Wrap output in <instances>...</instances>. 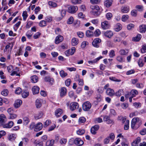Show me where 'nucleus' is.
I'll list each match as a JSON object with an SVG mask.
<instances>
[{
    "label": "nucleus",
    "instance_id": "1",
    "mask_svg": "<svg viewBox=\"0 0 146 146\" xmlns=\"http://www.w3.org/2000/svg\"><path fill=\"white\" fill-rule=\"evenodd\" d=\"M91 103L89 101L84 102L82 105V108L84 111H89L91 107Z\"/></svg>",
    "mask_w": 146,
    "mask_h": 146
},
{
    "label": "nucleus",
    "instance_id": "2",
    "mask_svg": "<svg viewBox=\"0 0 146 146\" xmlns=\"http://www.w3.org/2000/svg\"><path fill=\"white\" fill-rule=\"evenodd\" d=\"M78 10V7L76 6L71 5L68 7V11L69 13H75Z\"/></svg>",
    "mask_w": 146,
    "mask_h": 146
},
{
    "label": "nucleus",
    "instance_id": "3",
    "mask_svg": "<svg viewBox=\"0 0 146 146\" xmlns=\"http://www.w3.org/2000/svg\"><path fill=\"white\" fill-rule=\"evenodd\" d=\"M101 42V40L99 38L95 39L92 42V45L96 48H98L100 46V44Z\"/></svg>",
    "mask_w": 146,
    "mask_h": 146
},
{
    "label": "nucleus",
    "instance_id": "4",
    "mask_svg": "<svg viewBox=\"0 0 146 146\" xmlns=\"http://www.w3.org/2000/svg\"><path fill=\"white\" fill-rule=\"evenodd\" d=\"M78 107L79 104L77 102H73L71 103L70 104V109L72 111H73L78 108Z\"/></svg>",
    "mask_w": 146,
    "mask_h": 146
},
{
    "label": "nucleus",
    "instance_id": "5",
    "mask_svg": "<svg viewBox=\"0 0 146 146\" xmlns=\"http://www.w3.org/2000/svg\"><path fill=\"white\" fill-rule=\"evenodd\" d=\"M100 126L98 125H96L93 127H92L90 129L91 133L94 135H95L96 133V131L99 129Z\"/></svg>",
    "mask_w": 146,
    "mask_h": 146
},
{
    "label": "nucleus",
    "instance_id": "6",
    "mask_svg": "<svg viewBox=\"0 0 146 146\" xmlns=\"http://www.w3.org/2000/svg\"><path fill=\"white\" fill-rule=\"evenodd\" d=\"M74 142L75 144L79 146L82 145L84 143L83 141L79 138H76Z\"/></svg>",
    "mask_w": 146,
    "mask_h": 146
},
{
    "label": "nucleus",
    "instance_id": "7",
    "mask_svg": "<svg viewBox=\"0 0 146 146\" xmlns=\"http://www.w3.org/2000/svg\"><path fill=\"white\" fill-rule=\"evenodd\" d=\"M138 117H134L133 119L131 122V127L133 129H136V124L137 121Z\"/></svg>",
    "mask_w": 146,
    "mask_h": 146
},
{
    "label": "nucleus",
    "instance_id": "8",
    "mask_svg": "<svg viewBox=\"0 0 146 146\" xmlns=\"http://www.w3.org/2000/svg\"><path fill=\"white\" fill-rule=\"evenodd\" d=\"M101 27L102 29L104 30L108 29L109 27L108 22L107 21H104L101 23Z\"/></svg>",
    "mask_w": 146,
    "mask_h": 146
},
{
    "label": "nucleus",
    "instance_id": "9",
    "mask_svg": "<svg viewBox=\"0 0 146 146\" xmlns=\"http://www.w3.org/2000/svg\"><path fill=\"white\" fill-rule=\"evenodd\" d=\"M13 125V122L11 121H9L8 123H4L2 125L3 127L5 128H11V127Z\"/></svg>",
    "mask_w": 146,
    "mask_h": 146
},
{
    "label": "nucleus",
    "instance_id": "10",
    "mask_svg": "<svg viewBox=\"0 0 146 146\" xmlns=\"http://www.w3.org/2000/svg\"><path fill=\"white\" fill-rule=\"evenodd\" d=\"M106 93L107 94L110 96H112L114 95V92L113 90L110 88L107 89Z\"/></svg>",
    "mask_w": 146,
    "mask_h": 146
},
{
    "label": "nucleus",
    "instance_id": "11",
    "mask_svg": "<svg viewBox=\"0 0 146 146\" xmlns=\"http://www.w3.org/2000/svg\"><path fill=\"white\" fill-rule=\"evenodd\" d=\"M42 128V123L39 122L35 124V128L34 131H38L41 130Z\"/></svg>",
    "mask_w": 146,
    "mask_h": 146
},
{
    "label": "nucleus",
    "instance_id": "12",
    "mask_svg": "<svg viewBox=\"0 0 146 146\" xmlns=\"http://www.w3.org/2000/svg\"><path fill=\"white\" fill-rule=\"evenodd\" d=\"M104 35L106 37L110 38L113 35V32L110 31H108L104 32Z\"/></svg>",
    "mask_w": 146,
    "mask_h": 146
},
{
    "label": "nucleus",
    "instance_id": "13",
    "mask_svg": "<svg viewBox=\"0 0 146 146\" xmlns=\"http://www.w3.org/2000/svg\"><path fill=\"white\" fill-rule=\"evenodd\" d=\"M63 40V37L61 35L57 36L55 38V42L56 44H58Z\"/></svg>",
    "mask_w": 146,
    "mask_h": 146
},
{
    "label": "nucleus",
    "instance_id": "14",
    "mask_svg": "<svg viewBox=\"0 0 146 146\" xmlns=\"http://www.w3.org/2000/svg\"><path fill=\"white\" fill-rule=\"evenodd\" d=\"M22 103V101L20 100H17L15 102L14 104V107L15 108H19Z\"/></svg>",
    "mask_w": 146,
    "mask_h": 146
},
{
    "label": "nucleus",
    "instance_id": "15",
    "mask_svg": "<svg viewBox=\"0 0 146 146\" xmlns=\"http://www.w3.org/2000/svg\"><path fill=\"white\" fill-rule=\"evenodd\" d=\"M66 94V89L65 87H62L60 90V96L63 97Z\"/></svg>",
    "mask_w": 146,
    "mask_h": 146
},
{
    "label": "nucleus",
    "instance_id": "16",
    "mask_svg": "<svg viewBox=\"0 0 146 146\" xmlns=\"http://www.w3.org/2000/svg\"><path fill=\"white\" fill-rule=\"evenodd\" d=\"M103 120L108 124L111 123L113 121V120L111 119L109 117L106 115L104 117Z\"/></svg>",
    "mask_w": 146,
    "mask_h": 146
},
{
    "label": "nucleus",
    "instance_id": "17",
    "mask_svg": "<svg viewBox=\"0 0 146 146\" xmlns=\"http://www.w3.org/2000/svg\"><path fill=\"white\" fill-rule=\"evenodd\" d=\"M6 119V117L3 114L0 115V126L3 125L4 123H5V119Z\"/></svg>",
    "mask_w": 146,
    "mask_h": 146
},
{
    "label": "nucleus",
    "instance_id": "18",
    "mask_svg": "<svg viewBox=\"0 0 146 146\" xmlns=\"http://www.w3.org/2000/svg\"><path fill=\"white\" fill-rule=\"evenodd\" d=\"M66 11L64 9H62L60 11L61 16L60 17H56V19L57 20H61L63 17L64 16L66 15Z\"/></svg>",
    "mask_w": 146,
    "mask_h": 146
},
{
    "label": "nucleus",
    "instance_id": "19",
    "mask_svg": "<svg viewBox=\"0 0 146 146\" xmlns=\"http://www.w3.org/2000/svg\"><path fill=\"white\" fill-rule=\"evenodd\" d=\"M113 2L112 0H105L104 5L108 8L111 6Z\"/></svg>",
    "mask_w": 146,
    "mask_h": 146
},
{
    "label": "nucleus",
    "instance_id": "20",
    "mask_svg": "<svg viewBox=\"0 0 146 146\" xmlns=\"http://www.w3.org/2000/svg\"><path fill=\"white\" fill-rule=\"evenodd\" d=\"M121 11L123 13H127L129 11V9L128 6H122L121 8Z\"/></svg>",
    "mask_w": 146,
    "mask_h": 146
},
{
    "label": "nucleus",
    "instance_id": "21",
    "mask_svg": "<svg viewBox=\"0 0 146 146\" xmlns=\"http://www.w3.org/2000/svg\"><path fill=\"white\" fill-rule=\"evenodd\" d=\"M141 141V139L140 137H138L135 139L132 143V145L133 146H136V145L139 143Z\"/></svg>",
    "mask_w": 146,
    "mask_h": 146
},
{
    "label": "nucleus",
    "instance_id": "22",
    "mask_svg": "<svg viewBox=\"0 0 146 146\" xmlns=\"http://www.w3.org/2000/svg\"><path fill=\"white\" fill-rule=\"evenodd\" d=\"M139 31L140 33H144L146 31V25H142L139 26Z\"/></svg>",
    "mask_w": 146,
    "mask_h": 146
},
{
    "label": "nucleus",
    "instance_id": "23",
    "mask_svg": "<svg viewBox=\"0 0 146 146\" xmlns=\"http://www.w3.org/2000/svg\"><path fill=\"white\" fill-rule=\"evenodd\" d=\"M39 88L38 86H34L32 88L33 94H38L39 92Z\"/></svg>",
    "mask_w": 146,
    "mask_h": 146
},
{
    "label": "nucleus",
    "instance_id": "24",
    "mask_svg": "<svg viewBox=\"0 0 146 146\" xmlns=\"http://www.w3.org/2000/svg\"><path fill=\"white\" fill-rule=\"evenodd\" d=\"M102 56H100L96 59H95L93 60L89 61H88V62L90 64H93L97 62L100 59H102Z\"/></svg>",
    "mask_w": 146,
    "mask_h": 146
},
{
    "label": "nucleus",
    "instance_id": "25",
    "mask_svg": "<svg viewBox=\"0 0 146 146\" xmlns=\"http://www.w3.org/2000/svg\"><path fill=\"white\" fill-rule=\"evenodd\" d=\"M44 80L46 82H50L52 85L54 82V80L53 78H51L49 76H46L44 78Z\"/></svg>",
    "mask_w": 146,
    "mask_h": 146
},
{
    "label": "nucleus",
    "instance_id": "26",
    "mask_svg": "<svg viewBox=\"0 0 146 146\" xmlns=\"http://www.w3.org/2000/svg\"><path fill=\"white\" fill-rule=\"evenodd\" d=\"M62 113V109H58L55 111V114L57 117H59Z\"/></svg>",
    "mask_w": 146,
    "mask_h": 146
},
{
    "label": "nucleus",
    "instance_id": "27",
    "mask_svg": "<svg viewBox=\"0 0 146 146\" xmlns=\"http://www.w3.org/2000/svg\"><path fill=\"white\" fill-rule=\"evenodd\" d=\"M16 137V135L15 134H11L9 135L8 139L10 141H12L15 140Z\"/></svg>",
    "mask_w": 146,
    "mask_h": 146
},
{
    "label": "nucleus",
    "instance_id": "28",
    "mask_svg": "<svg viewBox=\"0 0 146 146\" xmlns=\"http://www.w3.org/2000/svg\"><path fill=\"white\" fill-rule=\"evenodd\" d=\"M96 102H94L95 103L94 104L97 105L98 102H100L101 101L102 96L100 94H98L96 97Z\"/></svg>",
    "mask_w": 146,
    "mask_h": 146
},
{
    "label": "nucleus",
    "instance_id": "29",
    "mask_svg": "<svg viewBox=\"0 0 146 146\" xmlns=\"http://www.w3.org/2000/svg\"><path fill=\"white\" fill-rule=\"evenodd\" d=\"M141 37L142 36L141 34H138L135 37L133 38L132 40L134 41L138 42L140 40Z\"/></svg>",
    "mask_w": 146,
    "mask_h": 146
},
{
    "label": "nucleus",
    "instance_id": "30",
    "mask_svg": "<svg viewBox=\"0 0 146 146\" xmlns=\"http://www.w3.org/2000/svg\"><path fill=\"white\" fill-rule=\"evenodd\" d=\"M72 44L73 46L76 45L78 43V40L77 38H73L72 40Z\"/></svg>",
    "mask_w": 146,
    "mask_h": 146
},
{
    "label": "nucleus",
    "instance_id": "31",
    "mask_svg": "<svg viewBox=\"0 0 146 146\" xmlns=\"http://www.w3.org/2000/svg\"><path fill=\"white\" fill-rule=\"evenodd\" d=\"M38 80V78L36 76H33L31 77V81L32 82L35 83H36Z\"/></svg>",
    "mask_w": 146,
    "mask_h": 146
},
{
    "label": "nucleus",
    "instance_id": "32",
    "mask_svg": "<svg viewBox=\"0 0 146 146\" xmlns=\"http://www.w3.org/2000/svg\"><path fill=\"white\" fill-rule=\"evenodd\" d=\"M21 95L23 98H25L29 95V92L27 90L23 91L22 92Z\"/></svg>",
    "mask_w": 146,
    "mask_h": 146
},
{
    "label": "nucleus",
    "instance_id": "33",
    "mask_svg": "<svg viewBox=\"0 0 146 146\" xmlns=\"http://www.w3.org/2000/svg\"><path fill=\"white\" fill-rule=\"evenodd\" d=\"M54 143V141L53 140H48L46 143V146H52Z\"/></svg>",
    "mask_w": 146,
    "mask_h": 146
},
{
    "label": "nucleus",
    "instance_id": "34",
    "mask_svg": "<svg viewBox=\"0 0 146 146\" xmlns=\"http://www.w3.org/2000/svg\"><path fill=\"white\" fill-rule=\"evenodd\" d=\"M138 94V92L137 90H132L130 92V95L133 97L135 96L136 95Z\"/></svg>",
    "mask_w": 146,
    "mask_h": 146
},
{
    "label": "nucleus",
    "instance_id": "35",
    "mask_svg": "<svg viewBox=\"0 0 146 146\" xmlns=\"http://www.w3.org/2000/svg\"><path fill=\"white\" fill-rule=\"evenodd\" d=\"M137 121L136 124V129H137L139 128L141 125L142 123V121L141 119L138 117L137 119Z\"/></svg>",
    "mask_w": 146,
    "mask_h": 146
},
{
    "label": "nucleus",
    "instance_id": "36",
    "mask_svg": "<svg viewBox=\"0 0 146 146\" xmlns=\"http://www.w3.org/2000/svg\"><path fill=\"white\" fill-rule=\"evenodd\" d=\"M41 103L40 100L38 99L36 100L35 102V105L36 107L37 108H39L41 106Z\"/></svg>",
    "mask_w": 146,
    "mask_h": 146
},
{
    "label": "nucleus",
    "instance_id": "37",
    "mask_svg": "<svg viewBox=\"0 0 146 146\" xmlns=\"http://www.w3.org/2000/svg\"><path fill=\"white\" fill-rule=\"evenodd\" d=\"M60 74L62 78H64L67 75V73L65 72L63 70H61L60 72Z\"/></svg>",
    "mask_w": 146,
    "mask_h": 146
},
{
    "label": "nucleus",
    "instance_id": "38",
    "mask_svg": "<svg viewBox=\"0 0 146 146\" xmlns=\"http://www.w3.org/2000/svg\"><path fill=\"white\" fill-rule=\"evenodd\" d=\"M138 63L139 66L140 67H142L145 63L143 62V60L142 58L139 59L138 61Z\"/></svg>",
    "mask_w": 146,
    "mask_h": 146
},
{
    "label": "nucleus",
    "instance_id": "39",
    "mask_svg": "<svg viewBox=\"0 0 146 146\" xmlns=\"http://www.w3.org/2000/svg\"><path fill=\"white\" fill-rule=\"evenodd\" d=\"M86 121V119L84 117H80L78 120V122L79 124L84 123Z\"/></svg>",
    "mask_w": 146,
    "mask_h": 146
},
{
    "label": "nucleus",
    "instance_id": "40",
    "mask_svg": "<svg viewBox=\"0 0 146 146\" xmlns=\"http://www.w3.org/2000/svg\"><path fill=\"white\" fill-rule=\"evenodd\" d=\"M22 16L23 17V20L24 21H25L28 16L27 12L26 11H23Z\"/></svg>",
    "mask_w": 146,
    "mask_h": 146
},
{
    "label": "nucleus",
    "instance_id": "41",
    "mask_svg": "<svg viewBox=\"0 0 146 146\" xmlns=\"http://www.w3.org/2000/svg\"><path fill=\"white\" fill-rule=\"evenodd\" d=\"M86 35L87 37H91L93 36V33L91 31L88 30L86 32Z\"/></svg>",
    "mask_w": 146,
    "mask_h": 146
},
{
    "label": "nucleus",
    "instance_id": "42",
    "mask_svg": "<svg viewBox=\"0 0 146 146\" xmlns=\"http://www.w3.org/2000/svg\"><path fill=\"white\" fill-rule=\"evenodd\" d=\"M92 14L95 16H97L99 15L100 14V11L95 9L94 10L92 11Z\"/></svg>",
    "mask_w": 146,
    "mask_h": 146
},
{
    "label": "nucleus",
    "instance_id": "43",
    "mask_svg": "<svg viewBox=\"0 0 146 146\" xmlns=\"http://www.w3.org/2000/svg\"><path fill=\"white\" fill-rule=\"evenodd\" d=\"M23 120L24 124L26 125H27L30 122L29 119L26 117H24Z\"/></svg>",
    "mask_w": 146,
    "mask_h": 146
},
{
    "label": "nucleus",
    "instance_id": "44",
    "mask_svg": "<svg viewBox=\"0 0 146 146\" xmlns=\"http://www.w3.org/2000/svg\"><path fill=\"white\" fill-rule=\"evenodd\" d=\"M85 132V130L84 129H79L77 132V134L80 135H81L83 134Z\"/></svg>",
    "mask_w": 146,
    "mask_h": 146
},
{
    "label": "nucleus",
    "instance_id": "45",
    "mask_svg": "<svg viewBox=\"0 0 146 146\" xmlns=\"http://www.w3.org/2000/svg\"><path fill=\"white\" fill-rule=\"evenodd\" d=\"M39 25L40 27H45L46 25V22L44 20H42L40 22Z\"/></svg>",
    "mask_w": 146,
    "mask_h": 146
},
{
    "label": "nucleus",
    "instance_id": "46",
    "mask_svg": "<svg viewBox=\"0 0 146 146\" xmlns=\"http://www.w3.org/2000/svg\"><path fill=\"white\" fill-rule=\"evenodd\" d=\"M141 52L144 53L146 52V44H144L142 46V48L141 49Z\"/></svg>",
    "mask_w": 146,
    "mask_h": 146
},
{
    "label": "nucleus",
    "instance_id": "47",
    "mask_svg": "<svg viewBox=\"0 0 146 146\" xmlns=\"http://www.w3.org/2000/svg\"><path fill=\"white\" fill-rule=\"evenodd\" d=\"M115 56V52L114 50H111L109 53V56L110 58H113Z\"/></svg>",
    "mask_w": 146,
    "mask_h": 146
},
{
    "label": "nucleus",
    "instance_id": "48",
    "mask_svg": "<svg viewBox=\"0 0 146 146\" xmlns=\"http://www.w3.org/2000/svg\"><path fill=\"white\" fill-rule=\"evenodd\" d=\"M21 23V22L20 21H19L17 23H16L15 25L14 26V29L15 31H16L17 29H18L19 26H20Z\"/></svg>",
    "mask_w": 146,
    "mask_h": 146
},
{
    "label": "nucleus",
    "instance_id": "49",
    "mask_svg": "<svg viewBox=\"0 0 146 146\" xmlns=\"http://www.w3.org/2000/svg\"><path fill=\"white\" fill-rule=\"evenodd\" d=\"M48 4L50 6L52 7H56L57 6V4L56 3L52 1H49Z\"/></svg>",
    "mask_w": 146,
    "mask_h": 146
},
{
    "label": "nucleus",
    "instance_id": "50",
    "mask_svg": "<svg viewBox=\"0 0 146 146\" xmlns=\"http://www.w3.org/2000/svg\"><path fill=\"white\" fill-rule=\"evenodd\" d=\"M8 90L5 89H4L1 92V94L3 96H6L8 95Z\"/></svg>",
    "mask_w": 146,
    "mask_h": 146
},
{
    "label": "nucleus",
    "instance_id": "51",
    "mask_svg": "<svg viewBox=\"0 0 146 146\" xmlns=\"http://www.w3.org/2000/svg\"><path fill=\"white\" fill-rule=\"evenodd\" d=\"M129 16L127 15H124L122 16L121 19L122 21L123 22L126 21L128 19Z\"/></svg>",
    "mask_w": 146,
    "mask_h": 146
},
{
    "label": "nucleus",
    "instance_id": "52",
    "mask_svg": "<svg viewBox=\"0 0 146 146\" xmlns=\"http://www.w3.org/2000/svg\"><path fill=\"white\" fill-rule=\"evenodd\" d=\"M116 59L118 62H122L123 61V58L120 56H117L116 58Z\"/></svg>",
    "mask_w": 146,
    "mask_h": 146
},
{
    "label": "nucleus",
    "instance_id": "53",
    "mask_svg": "<svg viewBox=\"0 0 146 146\" xmlns=\"http://www.w3.org/2000/svg\"><path fill=\"white\" fill-rule=\"evenodd\" d=\"M42 115V114L41 112L40 113H39L36 114L35 116V119H38L41 117Z\"/></svg>",
    "mask_w": 146,
    "mask_h": 146
},
{
    "label": "nucleus",
    "instance_id": "54",
    "mask_svg": "<svg viewBox=\"0 0 146 146\" xmlns=\"http://www.w3.org/2000/svg\"><path fill=\"white\" fill-rule=\"evenodd\" d=\"M74 21V18L73 17H70L67 21V23L68 24H72Z\"/></svg>",
    "mask_w": 146,
    "mask_h": 146
},
{
    "label": "nucleus",
    "instance_id": "55",
    "mask_svg": "<svg viewBox=\"0 0 146 146\" xmlns=\"http://www.w3.org/2000/svg\"><path fill=\"white\" fill-rule=\"evenodd\" d=\"M51 123V121L50 120H47L44 124L43 126L44 127H46L48 125Z\"/></svg>",
    "mask_w": 146,
    "mask_h": 146
},
{
    "label": "nucleus",
    "instance_id": "56",
    "mask_svg": "<svg viewBox=\"0 0 146 146\" xmlns=\"http://www.w3.org/2000/svg\"><path fill=\"white\" fill-rule=\"evenodd\" d=\"M119 52L120 54L121 55H125L127 53V52H126L125 50L123 49H121Z\"/></svg>",
    "mask_w": 146,
    "mask_h": 146
},
{
    "label": "nucleus",
    "instance_id": "57",
    "mask_svg": "<svg viewBox=\"0 0 146 146\" xmlns=\"http://www.w3.org/2000/svg\"><path fill=\"white\" fill-rule=\"evenodd\" d=\"M109 79L112 81L119 82L121 81V80L117 79L115 77H110L109 78Z\"/></svg>",
    "mask_w": 146,
    "mask_h": 146
},
{
    "label": "nucleus",
    "instance_id": "58",
    "mask_svg": "<svg viewBox=\"0 0 146 146\" xmlns=\"http://www.w3.org/2000/svg\"><path fill=\"white\" fill-rule=\"evenodd\" d=\"M71 2L74 4L80 3L81 0H70Z\"/></svg>",
    "mask_w": 146,
    "mask_h": 146
},
{
    "label": "nucleus",
    "instance_id": "59",
    "mask_svg": "<svg viewBox=\"0 0 146 146\" xmlns=\"http://www.w3.org/2000/svg\"><path fill=\"white\" fill-rule=\"evenodd\" d=\"M116 31H119L122 29V25L119 23H117L116 25Z\"/></svg>",
    "mask_w": 146,
    "mask_h": 146
},
{
    "label": "nucleus",
    "instance_id": "60",
    "mask_svg": "<svg viewBox=\"0 0 146 146\" xmlns=\"http://www.w3.org/2000/svg\"><path fill=\"white\" fill-rule=\"evenodd\" d=\"M71 82V80L70 79H68L65 81V84L67 86H69Z\"/></svg>",
    "mask_w": 146,
    "mask_h": 146
},
{
    "label": "nucleus",
    "instance_id": "61",
    "mask_svg": "<svg viewBox=\"0 0 146 146\" xmlns=\"http://www.w3.org/2000/svg\"><path fill=\"white\" fill-rule=\"evenodd\" d=\"M45 19L46 21V22H50L52 21V17L48 16L46 17H45Z\"/></svg>",
    "mask_w": 146,
    "mask_h": 146
},
{
    "label": "nucleus",
    "instance_id": "62",
    "mask_svg": "<svg viewBox=\"0 0 146 146\" xmlns=\"http://www.w3.org/2000/svg\"><path fill=\"white\" fill-rule=\"evenodd\" d=\"M106 17L108 20H110L112 17V14L110 13H108L106 14Z\"/></svg>",
    "mask_w": 146,
    "mask_h": 146
},
{
    "label": "nucleus",
    "instance_id": "63",
    "mask_svg": "<svg viewBox=\"0 0 146 146\" xmlns=\"http://www.w3.org/2000/svg\"><path fill=\"white\" fill-rule=\"evenodd\" d=\"M123 92V90H119L115 93L116 96H117L119 97L121 95Z\"/></svg>",
    "mask_w": 146,
    "mask_h": 146
},
{
    "label": "nucleus",
    "instance_id": "64",
    "mask_svg": "<svg viewBox=\"0 0 146 146\" xmlns=\"http://www.w3.org/2000/svg\"><path fill=\"white\" fill-rule=\"evenodd\" d=\"M139 133L142 135H144L146 134V129L144 128L141 130Z\"/></svg>",
    "mask_w": 146,
    "mask_h": 146
}]
</instances>
